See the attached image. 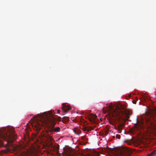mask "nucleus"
<instances>
[{
    "mask_svg": "<svg viewBox=\"0 0 156 156\" xmlns=\"http://www.w3.org/2000/svg\"><path fill=\"white\" fill-rule=\"evenodd\" d=\"M53 115V112L51 111L44 112L41 115H39L36 120H35L31 124L32 127L34 129L39 131L42 125L49 124L50 126L48 129L50 133L59 132V127H54L56 124V119L54 117Z\"/></svg>",
    "mask_w": 156,
    "mask_h": 156,
    "instance_id": "f257e3e1",
    "label": "nucleus"
},
{
    "mask_svg": "<svg viewBox=\"0 0 156 156\" xmlns=\"http://www.w3.org/2000/svg\"><path fill=\"white\" fill-rule=\"evenodd\" d=\"M132 114L131 110H126L124 107L120 105L117 108V109L114 110L110 115L109 123L113 125L116 121L119 122L125 121L128 119Z\"/></svg>",
    "mask_w": 156,
    "mask_h": 156,
    "instance_id": "f03ea898",
    "label": "nucleus"
},
{
    "mask_svg": "<svg viewBox=\"0 0 156 156\" xmlns=\"http://www.w3.org/2000/svg\"><path fill=\"white\" fill-rule=\"evenodd\" d=\"M156 113L155 111L146 112L144 117L140 121H138L137 119V122L135 124V126L138 128L142 125L146 124L150 129L152 130H156Z\"/></svg>",
    "mask_w": 156,
    "mask_h": 156,
    "instance_id": "7ed1b4c3",
    "label": "nucleus"
},
{
    "mask_svg": "<svg viewBox=\"0 0 156 156\" xmlns=\"http://www.w3.org/2000/svg\"><path fill=\"white\" fill-rule=\"evenodd\" d=\"M131 154L130 150L126 147L122 146L116 149V156H129Z\"/></svg>",
    "mask_w": 156,
    "mask_h": 156,
    "instance_id": "20e7f679",
    "label": "nucleus"
},
{
    "mask_svg": "<svg viewBox=\"0 0 156 156\" xmlns=\"http://www.w3.org/2000/svg\"><path fill=\"white\" fill-rule=\"evenodd\" d=\"M44 139H45V137L46 138L47 141L49 143L50 142L49 144V147L51 148V149L52 151L55 152L56 153L58 154L59 153V145L58 144H56L55 145H54L51 142L53 140V139L49 136H44Z\"/></svg>",
    "mask_w": 156,
    "mask_h": 156,
    "instance_id": "39448f33",
    "label": "nucleus"
},
{
    "mask_svg": "<svg viewBox=\"0 0 156 156\" xmlns=\"http://www.w3.org/2000/svg\"><path fill=\"white\" fill-rule=\"evenodd\" d=\"M65 154L66 156H76L75 150L72 148H68L64 150Z\"/></svg>",
    "mask_w": 156,
    "mask_h": 156,
    "instance_id": "423d86ee",
    "label": "nucleus"
},
{
    "mask_svg": "<svg viewBox=\"0 0 156 156\" xmlns=\"http://www.w3.org/2000/svg\"><path fill=\"white\" fill-rule=\"evenodd\" d=\"M87 119L91 122H94L97 116L96 115L91 114H89L87 117Z\"/></svg>",
    "mask_w": 156,
    "mask_h": 156,
    "instance_id": "0eeeda50",
    "label": "nucleus"
},
{
    "mask_svg": "<svg viewBox=\"0 0 156 156\" xmlns=\"http://www.w3.org/2000/svg\"><path fill=\"white\" fill-rule=\"evenodd\" d=\"M62 105L63 106L62 107L63 111L64 112H67L71 109L69 107H67L64 104H62Z\"/></svg>",
    "mask_w": 156,
    "mask_h": 156,
    "instance_id": "6e6552de",
    "label": "nucleus"
},
{
    "mask_svg": "<svg viewBox=\"0 0 156 156\" xmlns=\"http://www.w3.org/2000/svg\"><path fill=\"white\" fill-rule=\"evenodd\" d=\"M84 131H89L93 129V128L90 126H86L83 128Z\"/></svg>",
    "mask_w": 156,
    "mask_h": 156,
    "instance_id": "1a4fd4ad",
    "label": "nucleus"
},
{
    "mask_svg": "<svg viewBox=\"0 0 156 156\" xmlns=\"http://www.w3.org/2000/svg\"><path fill=\"white\" fill-rule=\"evenodd\" d=\"M69 120V118L67 116H64L62 118V122L64 123H66Z\"/></svg>",
    "mask_w": 156,
    "mask_h": 156,
    "instance_id": "9d476101",
    "label": "nucleus"
},
{
    "mask_svg": "<svg viewBox=\"0 0 156 156\" xmlns=\"http://www.w3.org/2000/svg\"><path fill=\"white\" fill-rule=\"evenodd\" d=\"M89 156H99V154L97 152H94L91 153Z\"/></svg>",
    "mask_w": 156,
    "mask_h": 156,
    "instance_id": "9b49d317",
    "label": "nucleus"
},
{
    "mask_svg": "<svg viewBox=\"0 0 156 156\" xmlns=\"http://www.w3.org/2000/svg\"><path fill=\"white\" fill-rule=\"evenodd\" d=\"M156 153V150H154L151 152L150 154H148V156H153Z\"/></svg>",
    "mask_w": 156,
    "mask_h": 156,
    "instance_id": "f8f14e48",
    "label": "nucleus"
},
{
    "mask_svg": "<svg viewBox=\"0 0 156 156\" xmlns=\"http://www.w3.org/2000/svg\"><path fill=\"white\" fill-rule=\"evenodd\" d=\"M124 126V124H120L119 125V126L118 127V129L119 131H120L121 132V131L122 130V127Z\"/></svg>",
    "mask_w": 156,
    "mask_h": 156,
    "instance_id": "ddd939ff",
    "label": "nucleus"
},
{
    "mask_svg": "<svg viewBox=\"0 0 156 156\" xmlns=\"http://www.w3.org/2000/svg\"><path fill=\"white\" fill-rule=\"evenodd\" d=\"M81 139L83 140L84 141L86 142H87L88 140V139L86 138L84 136H81Z\"/></svg>",
    "mask_w": 156,
    "mask_h": 156,
    "instance_id": "4468645a",
    "label": "nucleus"
},
{
    "mask_svg": "<svg viewBox=\"0 0 156 156\" xmlns=\"http://www.w3.org/2000/svg\"><path fill=\"white\" fill-rule=\"evenodd\" d=\"M14 149L16 151H17V153H18V154H22V153L23 152V151H19V150H17L18 148L16 149V148H14Z\"/></svg>",
    "mask_w": 156,
    "mask_h": 156,
    "instance_id": "2eb2a0df",
    "label": "nucleus"
},
{
    "mask_svg": "<svg viewBox=\"0 0 156 156\" xmlns=\"http://www.w3.org/2000/svg\"><path fill=\"white\" fill-rule=\"evenodd\" d=\"M74 132L77 135H80L81 133L80 131L76 132V130H74Z\"/></svg>",
    "mask_w": 156,
    "mask_h": 156,
    "instance_id": "dca6fc26",
    "label": "nucleus"
},
{
    "mask_svg": "<svg viewBox=\"0 0 156 156\" xmlns=\"http://www.w3.org/2000/svg\"><path fill=\"white\" fill-rule=\"evenodd\" d=\"M116 137L117 139H119L120 138V136L119 135H117Z\"/></svg>",
    "mask_w": 156,
    "mask_h": 156,
    "instance_id": "f3484780",
    "label": "nucleus"
},
{
    "mask_svg": "<svg viewBox=\"0 0 156 156\" xmlns=\"http://www.w3.org/2000/svg\"><path fill=\"white\" fill-rule=\"evenodd\" d=\"M78 156H86L85 154H80Z\"/></svg>",
    "mask_w": 156,
    "mask_h": 156,
    "instance_id": "a211bd4d",
    "label": "nucleus"
},
{
    "mask_svg": "<svg viewBox=\"0 0 156 156\" xmlns=\"http://www.w3.org/2000/svg\"><path fill=\"white\" fill-rule=\"evenodd\" d=\"M61 117H59L58 118V119H57V120L58 121H61Z\"/></svg>",
    "mask_w": 156,
    "mask_h": 156,
    "instance_id": "6ab92c4d",
    "label": "nucleus"
},
{
    "mask_svg": "<svg viewBox=\"0 0 156 156\" xmlns=\"http://www.w3.org/2000/svg\"><path fill=\"white\" fill-rule=\"evenodd\" d=\"M60 112V111L59 110H58L57 111V112L58 114H59Z\"/></svg>",
    "mask_w": 156,
    "mask_h": 156,
    "instance_id": "aec40b11",
    "label": "nucleus"
},
{
    "mask_svg": "<svg viewBox=\"0 0 156 156\" xmlns=\"http://www.w3.org/2000/svg\"><path fill=\"white\" fill-rule=\"evenodd\" d=\"M83 144V145H86V143H84V144Z\"/></svg>",
    "mask_w": 156,
    "mask_h": 156,
    "instance_id": "412c9836",
    "label": "nucleus"
},
{
    "mask_svg": "<svg viewBox=\"0 0 156 156\" xmlns=\"http://www.w3.org/2000/svg\"><path fill=\"white\" fill-rule=\"evenodd\" d=\"M155 113H156V112H155ZM156 120V118H155V120Z\"/></svg>",
    "mask_w": 156,
    "mask_h": 156,
    "instance_id": "4be33fe9",
    "label": "nucleus"
}]
</instances>
